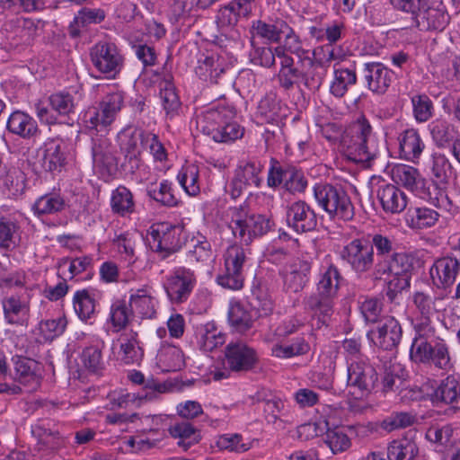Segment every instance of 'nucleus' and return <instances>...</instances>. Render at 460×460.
<instances>
[{
	"label": "nucleus",
	"instance_id": "nucleus-1",
	"mask_svg": "<svg viewBox=\"0 0 460 460\" xmlns=\"http://www.w3.org/2000/svg\"><path fill=\"white\" fill-rule=\"evenodd\" d=\"M341 146L349 160L367 164L379 155L383 148V143L373 133L365 116H360L344 130Z\"/></svg>",
	"mask_w": 460,
	"mask_h": 460
},
{
	"label": "nucleus",
	"instance_id": "nucleus-2",
	"mask_svg": "<svg viewBox=\"0 0 460 460\" xmlns=\"http://www.w3.org/2000/svg\"><path fill=\"white\" fill-rule=\"evenodd\" d=\"M341 274L334 265H330L321 275L316 293L305 301V307L313 314L321 325H328L333 314V297L336 296Z\"/></svg>",
	"mask_w": 460,
	"mask_h": 460
},
{
	"label": "nucleus",
	"instance_id": "nucleus-3",
	"mask_svg": "<svg viewBox=\"0 0 460 460\" xmlns=\"http://www.w3.org/2000/svg\"><path fill=\"white\" fill-rule=\"evenodd\" d=\"M314 197L319 208L331 219L349 221L354 217L353 203L341 185L326 182L317 183L314 187Z\"/></svg>",
	"mask_w": 460,
	"mask_h": 460
},
{
	"label": "nucleus",
	"instance_id": "nucleus-4",
	"mask_svg": "<svg viewBox=\"0 0 460 460\" xmlns=\"http://www.w3.org/2000/svg\"><path fill=\"white\" fill-rule=\"evenodd\" d=\"M229 227L235 238L249 244L253 238L267 234L271 225L270 219L265 216L250 214L244 208L238 207L232 209Z\"/></svg>",
	"mask_w": 460,
	"mask_h": 460
},
{
	"label": "nucleus",
	"instance_id": "nucleus-5",
	"mask_svg": "<svg viewBox=\"0 0 460 460\" xmlns=\"http://www.w3.org/2000/svg\"><path fill=\"white\" fill-rule=\"evenodd\" d=\"M377 380L376 368L367 357L347 358V385L357 397L362 398L369 394Z\"/></svg>",
	"mask_w": 460,
	"mask_h": 460
},
{
	"label": "nucleus",
	"instance_id": "nucleus-6",
	"mask_svg": "<svg viewBox=\"0 0 460 460\" xmlns=\"http://www.w3.org/2000/svg\"><path fill=\"white\" fill-rule=\"evenodd\" d=\"M410 358L416 364L433 365L442 370H448L452 367L449 349L443 339L411 348Z\"/></svg>",
	"mask_w": 460,
	"mask_h": 460
},
{
	"label": "nucleus",
	"instance_id": "nucleus-7",
	"mask_svg": "<svg viewBox=\"0 0 460 460\" xmlns=\"http://www.w3.org/2000/svg\"><path fill=\"white\" fill-rule=\"evenodd\" d=\"M340 256L357 274L366 273L373 267L375 268L376 261L373 245H370L367 240H352L343 246Z\"/></svg>",
	"mask_w": 460,
	"mask_h": 460
},
{
	"label": "nucleus",
	"instance_id": "nucleus-8",
	"mask_svg": "<svg viewBox=\"0 0 460 460\" xmlns=\"http://www.w3.org/2000/svg\"><path fill=\"white\" fill-rule=\"evenodd\" d=\"M91 61L101 73L115 77L123 66L124 58L114 43L100 41L90 50Z\"/></svg>",
	"mask_w": 460,
	"mask_h": 460
},
{
	"label": "nucleus",
	"instance_id": "nucleus-9",
	"mask_svg": "<svg viewBox=\"0 0 460 460\" xmlns=\"http://www.w3.org/2000/svg\"><path fill=\"white\" fill-rule=\"evenodd\" d=\"M256 350L243 341H232L225 349L227 368L235 373H245L255 368L258 363Z\"/></svg>",
	"mask_w": 460,
	"mask_h": 460
},
{
	"label": "nucleus",
	"instance_id": "nucleus-10",
	"mask_svg": "<svg viewBox=\"0 0 460 460\" xmlns=\"http://www.w3.org/2000/svg\"><path fill=\"white\" fill-rule=\"evenodd\" d=\"M376 328L367 332V338L384 350L396 349L402 337V328L394 316H385Z\"/></svg>",
	"mask_w": 460,
	"mask_h": 460
},
{
	"label": "nucleus",
	"instance_id": "nucleus-11",
	"mask_svg": "<svg viewBox=\"0 0 460 460\" xmlns=\"http://www.w3.org/2000/svg\"><path fill=\"white\" fill-rule=\"evenodd\" d=\"M196 282L197 278L193 270L180 267L167 278L164 289L171 302L181 304L190 297Z\"/></svg>",
	"mask_w": 460,
	"mask_h": 460
},
{
	"label": "nucleus",
	"instance_id": "nucleus-12",
	"mask_svg": "<svg viewBox=\"0 0 460 460\" xmlns=\"http://www.w3.org/2000/svg\"><path fill=\"white\" fill-rule=\"evenodd\" d=\"M413 269L412 258L406 253H393L385 260L376 261L374 276L382 279L385 276L391 279H407L411 280V271Z\"/></svg>",
	"mask_w": 460,
	"mask_h": 460
},
{
	"label": "nucleus",
	"instance_id": "nucleus-13",
	"mask_svg": "<svg viewBox=\"0 0 460 460\" xmlns=\"http://www.w3.org/2000/svg\"><path fill=\"white\" fill-rule=\"evenodd\" d=\"M13 374L10 376L24 386L29 392L37 390L41 383L42 366L40 362L22 356H14L12 358Z\"/></svg>",
	"mask_w": 460,
	"mask_h": 460
},
{
	"label": "nucleus",
	"instance_id": "nucleus-14",
	"mask_svg": "<svg viewBox=\"0 0 460 460\" xmlns=\"http://www.w3.org/2000/svg\"><path fill=\"white\" fill-rule=\"evenodd\" d=\"M286 220L299 234L314 230L318 222L315 211L305 200H296L287 207Z\"/></svg>",
	"mask_w": 460,
	"mask_h": 460
},
{
	"label": "nucleus",
	"instance_id": "nucleus-15",
	"mask_svg": "<svg viewBox=\"0 0 460 460\" xmlns=\"http://www.w3.org/2000/svg\"><path fill=\"white\" fill-rule=\"evenodd\" d=\"M150 238L149 242L152 248L155 252H161L163 259H165L171 253L176 252L181 246L178 229L166 223L152 226Z\"/></svg>",
	"mask_w": 460,
	"mask_h": 460
},
{
	"label": "nucleus",
	"instance_id": "nucleus-16",
	"mask_svg": "<svg viewBox=\"0 0 460 460\" xmlns=\"http://www.w3.org/2000/svg\"><path fill=\"white\" fill-rule=\"evenodd\" d=\"M311 263L305 260L296 258L286 263L280 271L286 290L297 293L309 281Z\"/></svg>",
	"mask_w": 460,
	"mask_h": 460
},
{
	"label": "nucleus",
	"instance_id": "nucleus-17",
	"mask_svg": "<svg viewBox=\"0 0 460 460\" xmlns=\"http://www.w3.org/2000/svg\"><path fill=\"white\" fill-rule=\"evenodd\" d=\"M460 272V261L456 257L444 256L436 260L429 270L433 284L439 289L451 288Z\"/></svg>",
	"mask_w": 460,
	"mask_h": 460
},
{
	"label": "nucleus",
	"instance_id": "nucleus-18",
	"mask_svg": "<svg viewBox=\"0 0 460 460\" xmlns=\"http://www.w3.org/2000/svg\"><path fill=\"white\" fill-rule=\"evenodd\" d=\"M92 157L93 167L102 176L111 175L117 169V160L108 138L101 136L92 138Z\"/></svg>",
	"mask_w": 460,
	"mask_h": 460
},
{
	"label": "nucleus",
	"instance_id": "nucleus-19",
	"mask_svg": "<svg viewBox=\"0 0 460 460\" xmlns=\"http://www.w3.org/2000/svg\"><path fill=\"white\" fill-rule=\"evenodd\" d=\"M434 405H452L455 411H460V382L454 376H447L439 381L429 394Z\"/></svg>",
	"mask_w": 460,
	"mask_h": 460
},
{
	"label": "nucleus",
	"instance_id": "nucleus-20",
	"mask_svg": "<svg viewBox=\"0 0 460 460\" xmlns=\"http://www.w3.org/2000/svg\"><path fill=\"white\" fill-rule=\"evenodd\" d=\"M362 74L367 88L377 94H384L393 79V72L378 62L365 63Z\"/></svg>",
	"mask_w": 460,
	"mask_h": 460
},
{
	"label": "nucleus",
	"instance_id": "nucleus-21",
	"mask_svg": "<svg viewBox=\"0 0 460 460\" xmlns=\"http://www.w3.org/2000/svg\"><path fill=\"white\" fill-rule=\"evenodd\" d=\"M31 432L37 438V448L45 453L57 452L66 447V438L60 432L44 422L37 423Z\"/></svg>",
	"mask_w": 460,
	"mask_h": 460
},
{
	"label": "nucleus",
	"instance_id": "nucleus-22",
	"mask_svg": "<svg viewBox=\"0 0 460 460\" xmlns=\"http://www.w3.org/2000/svg\"><path fill=\"white\" fill-rule=\"evenodd\" d=\"M449 22V16L443 10L430 7L427 4L422 10L414 16L410 27L416 26L421 31H443Z\"/></svg>",
	"mask_w": 460,
	"mask_h": 460
},
{
	"label": "nucleus",
	"instance_id": "nucleus-23",
	"mask_svg": "<svg viewBox=\"0 0 460 460\" xmlns=\"http://www.w3.org/2000/svg\"><path fill=\"white\" fill-rule=\"evenodd\" d=\"M377 198L383 209L391 214L402 212L408 203L405 193L394 184H386L377 190Z\"/></svg>",
	"mask_w": 460,
	"mask_h": 460
},
{
	"label": "nucleus",
	"instance_id": "nucleus-24",
	"mask_svg": "<svg viewBox=\"0 0 460 460\" xmlns=\"http://www.w3.org/2000/svg\"><path fill=\"white\" fill-rule=\"evenodd\" d=\"M392 178L396 184L402 185L407 190L419 195L425 192L426 181L414 167L397 164L392 169Z\"/></svg>",
	"mask_w": 460,
	"mask_h": 460
},
{
	"label": "nucleus",
	"instance_id": "nucleus-25",
	"mask_svg": "<svg viewBox=\"0 0 460 460\" xmlns=\"http://www.w3.org/2000/svg\"><path fill=\"white\" fill-rule=\"evenodd\" d=\"M6 128L10 133L23 139H30L40 132L36 120L21 111H15L9 116Z\"/></svg>",
	"mask_w": 460,
	"mask_h": 460
},
{
	"label": "nucleus",
	"instance_id": "nucleus-26",
	"mask_svg": "<svg viewBox=\"0 0 460 460\" xmlns=\"http://www.w3.org/2000/svg\"><path fill=\"white\" fill-rule=\"evenodd\" d=\"M150 134L140 128H128L119 135L120 147L125 152L126 157L136 163L140 155L145 142L149 141Z\"/></svg>",
	"mask_w": 460,
	"mask_h": 460
},
{
	"label": "nucleus",
	"instance_id": "nucleus-27",
	"mask_svg": "<svg viewBox=\"0 0 460 460\" xmlns=\"http://www.w3.org/2000/svg\"><path fill=\"white\" fill-rule=\"evenodd\" d=\"M398 140L401 157L416 163L425 148L418 131L413 128L406 129L400 134Z\"/></svg>",
	"mask_w": 460,
	"mask_h": 460
},
{
	"label": "nucleus",
	"instance_id": "nucleus-28",
	"mask_svg": "<svg viewBox=\"0 0 460 460\" xmlns=\"http://www.w3.org/2000/svg\"><path fill=\"white\" fill-rule=\"evenodd\" d=\"M63 145L62 140L58 138L49 139L44 144L40 164L46 172L58 171L65 165Z\"/></svg>",
	"mask_w": 460,
	"mask_h": 460
},
{
	"label": "nucleus",
	"instance_id": "nucleus-29",
	"mask_svg": "<svg viewBox=\"0 0 460 460\" xmlns=\"http://www.w3.org/2000/svg\"><path fill=\"white\" fill-rule=\"evenodd\" d=\"M252 30L256 36L271 43H279L284 32L288 31V23L279 18L270 22L257 20L252 22Z\"/></svg>",
	"mask_w": 460,
	"mask_h": 460
},
{
	"label": "nucleus",
	"instance_id": "nucleus-30",
	"mask_svg": "<svg viewBox=\"0 0 460 460\" xmlns=\"http://www.w3.org/2000/svg\"><path fill=\"white\" fill-rule=\"evenodd\" d=\"M278 79L280 87L287 91L292 89L299 80H302L305 85L310 89L319 88L322 84L321 77L310 76L307 72L296 66L279 71Z\"/></svg>",
	"mask_w": 460,
	"mask_h": 460
},
{
	"label": "nucleus",
	"instance_id": "nucleus-31",
	"mask_svg": "<svg viewBox=\"0 0 460 460\" xmlns=\"http://www.w3.org/2000/svg\"><path fill=\"white\" fill-rule=\"evenodd\" d=\"M98 294L93 290L82 289L75 292L73 298L74 308L78 317L86 322L95 314Z\"/></svg>",
	"mask_w": 460,
	"mask_h": 460
},
{
	"label": "nucleus",
	"instance_id": "nucleus-32",
	"mask_svg": "<svg viewBox=\"0 0 460 460\" xmlns=\"http://www.w3.org/2000/svg\"><path fill=\"white\" fill-rule=\"evenodd\" d=\"M4 317L9 323L22 325L29 314V306L20 296L12 295L3 300Z\"/></svg>",
	"mask_w": 460,
	"mask_h": 460
},
{
	"label": "nucleus",
	"instance_id": "nucleus-33",
	"mask_svg": "<svg viewBox=\"0 0 460 460\" xmlns=\"http://www.w3.org/2000/svg\"><path fill=\"white\" fill-rule=\"evenodd\" d=\"M169 433L174 438L179 439L178 446L185 451L201 439L200 431L187 421L173 424L170 427Z\"/></svg>",
	"mask_w": 460,
	"mask_h": 460
},
{
	"label": "nucleus",
	"instance_id": "nucleus-34",
	"mask_svg": "<svg viewBox=\"0 0 460 460\" xmlns=\"http://www.w3.org/2000/svg\"><path fill=\"white\" fill-rule=\"evenodd\" d=\"M253 441L240 433H226L217 437L215 445L221 451L242 454L252 447Z\"/></svg>",
	"mask_w": 460,
	"mask_h": 460
},
{
	"label": "nucleus",
	"instance_id": "nucleus-35",
	"mask_svg": "<svg viewBox=\"0 0 460 460\" xmlns=\"http://www.w3.org/2000/svg\"><path fill=\"white\" fill-rule=\"evenodd\" d=\"M105 18V13L99 8H82L74 21L70 23L69 33L76 38L80 35L81 29L86 28L90 24L102 22Z\"/></svg>",
	"mask_w": 460,
	"mask_h": 460
},
{
	"label": "nucleus",
	"instance_id": "nucleus-36",
	"mask_svg": "<svg viewBox=\"0 0 460 460\" xmlns=\"http://www.w3.org/2000/svg\"><path fill=\"white\" fill-rule=\"evenodd\" d=\"M129 380L137 385H143V394H138V399L153 400L158 394H164L169 390V385L160 383L153 377L146 379L140 371H133L128 375Z\"/></svg>",
	"mask_w": 460,
	"mask_h": 460
},
{
	"label": "nucleus",
	"instance_id": "nucleus-37",
	"mask_svg": "<svg viewBox=\"0 0 460 460\" xmlns=\"http://www.w3.org/2000/svg\"><path fill=\"white\" fill-rule=\"evenodd\" d=\"M188 254L192 261L206 263L213 259L210 242L200 233L193 235L188 243Z\"/></svg>",
	"mask_w": 460,
	"mask_h": 460
},
{
	"label": "nucleus",
	"instance_id": "nucleus-38",
	"mask_svg": "<svg viewBox=\"0 0 460 460\" xmlns=\"http://www.w3.org/2000/svg\"><path fill=\"white\" fill-rule=\"evenodd\" d=\"M249 305L258 317L269 315L273 310V302L268 289L257 285L252 288L251 296L248 297Z\"/></svg>",
	"mask_w": 460,
	"mask_h": 460
},
{
	"label": "nucleus",
	"instance_id": "nucleus-39",
	"mask_svg": "<svg viewBox=\"0 0 460 460\" xmlns=\"http://www.w3.org/2000/svg\"><path fill=\"white\" fill-rule=\"evenodd\" d=\"M171 78L169 75L160 84V96L166 115L172 118L179 113L181 103Z\"/></svg>",
	"mask_w": 460,
	"mask_h": 460
},
{
	"label": "nucleus",
	"instance_id": "nucleus-40",
	"mask_svg": "<svg viewBox=\"0 0 460 460\" xmlns=\"http://www.w3.org/2000/svg\"><path fill=\"white\" fill-rule=\"evenodd\" d=\"M418 454L416 443L407 438L393 440L387 447L389 460H416Z\"/></svg>",
	"mask_w": 460,
	"mask_h": 460
},
{
	"label": "nucleus",
	"instance_id": "nucleus-41",
	"mask_svg": "<svg viewBox=\"0 0 460 460\" xmlns=\"http://www.w3.org/2000/svg\"><path fill=\"white\" fill-rule=\"evenodd\" d=\"M202 132L210 136L216 142L227 143L241 137L243 129L236 122H229L213 128L202 126Z\"/></svg>",
	"mask_w": 460,
	"mask_h": 460
},
{
	"label": "nucleus",
	"instance_id": "nucleus-42",
	"mask_svg": "<svg viewBox=\"0 0 460 460\" xmlns=\"http://www.w3.org/2000/svg\"><path fill=\"white\" fill-rule=\"evenodd\" d=\"M283 36L285 39L282 46H285L288 51L296 55L299 58L298 63H301L303 67H313L314 62L313 58L309 57V51L302 48V40L293 28L288 25V31L284 32Z\"/></svg>",
	"mask_w": 460,
	"mask_h": 460
},
{
	"label": "nucleus",
	"instance_id": "nucleus-43",
	"mask_svg": "<svg viewBox=\"0 0 460 460\" xmlns=\"http://www.w3.org/2000/svg\"><path fill=\"white\" fill-rule=\"evenodd\" d=\"M254 315L247 311L241 304L230 305L228 310V322L239 333H244L252 327Z\"/></svg>",
	"mask_w": 460,
	"mask_h": 460
},
{
	"label": "nucleus",
	"instance_id": "nucleus-44",
	"mask_svg": "<svg viewBox=\"0 0 460 460\" xmlns=\"http://www.w3.org/2000/svg\"><path fill=\"white\" fill-rule=\"evenodd\" d=\"M413 329L415 336L413 338L411 348H416L428 342L439 340L437 336L436 329L432 324V321L428 317H416L413 322Z\"/></svg>",
	"mask_w": 460,
	"mask_h": 460
},
{
	"label": "nucleus",
	"instance_id": "nucleus-45",
	"mask_svg": "<svg viewBox=\"0 0 460 460\" xmlns=\"http://www.w3.org/2000/svg\"><path fill=\"white\" fill-rule=\"evenodd\" d=\"M133 315L132 309L125 300L114 301L110 309L109 322L111 323L113 332H119L124 330Z\"/></svg>",
	"mask_w": 460,
	"mask_h": 460
},
{
	"label": "nucleus",
	"instance_id": "nucleus-46",
	"mask_svg": "<svg viewBox=\"0 0 460 460\" xmlns=\"http://www.w3.org/2000/svg\"><path fill=\"white\" fill-rule=\"evenodd\" d=\"M357 83V75L354 69L334 68V79L331 84V93L335 97H343L349 85Z\"/></svg>",
	"mask_w": 460,
	"mask_h": 460
},
{
	"label": "nucleus",
	"instance_id": "nucleus-47",
	"mask_svg": "<svg viewBox=\"0 0 460 460\" xmlns=\"http://www.w3.org/2000/svg\"><path fill=\"white\" fill-rule=\"evenodd\" d=\"M431 173L434 179L440 183H447L456 179V172L449 159L442 154L432 156Z\"/></svg>",
	"mask_w": 460,
	"mask_h": 460
},
{
	"label": "nucleus",
	"instance_id": "nucleus-48",
	"mask_svg": "<svg viewBox=\"0 0 460 460\" xmlns=\"http://www.w3.org/2000/svg\"><path fill=\"white\" fill-rule=\"evenodd\" d=\"M157 358L169 372L180 370L185 365L181 350L172 345H163L158 351Z\"/></svg>",
	"mask_w": 460,
	"mask_h": 460
},
{
	"label": "nucleus",
	"instance_id": "nucleus-49",
	"mask_svg": "<svg viewBox=\"0 0 460 460\" xmlns=\"http://www.w3.org/2000/svg\"><path fill=\"white\" fill-rule=\"evenodd\" d=\"M83 120L88 129L102 131L106 130L115 119L98 106L89 108L84 112Z\"/></svg>",
	"mask_w": 460,
	"mask_h": 460
},
{
	"label": "nucleus",
	"instance_id": "nucleus-50",
	"mask_svg": "<svg viewBox=\"0 0 460 460\" xmlns=\"http://www.w3.org/2000/svg\"><path fill=\"white\" fill-rule=\"evenodd\" d=\"M111 205L112 211L120 216L132 213L135 208L133 195L128 189L119 186L112 192Z\"/></svg>",
	"mask_w": 460,
	"mask_h": 460
},
{
	"label": "nucleus",
	"instance_id": "nucleus-51",
	"mask_svg": "<svg viewBox=\"0 0 460 460\" xmlns=\"http://www.w3.org/2000/svg\"><path fill=\"white\" fill-rule=\"evenodd\" d=\"M19 226L15 221L0 217V248L5 251L14 249L18 243Z\"/></svg>",
	"mask_w": 460,
	"mask_h": 460
},
{
	"label": "nucleus",
	"instance_id": "nucleus-52",
	"mask_svg": "<svg viewBox=\"0 0 460 460\" xmlns=\"http://www.w3.org/2000/svg\"><path fill=\"white\" fill-rule=\"evenodd\" d=\"M343 49L333 44H326L322 47H318L314 50L313 59L314 64H318L320 66H328L332 62H335L336 66L344 58Z\"/></svg>",
	"mask_w": 460,
	"mask_h": 460
},
{
	"label": "nucleus",
	"instance_id": "nucleus-53",
	"mask_svg": "<svg viewBox=\"0 0 460 460\" xmlns=\"http://www.w3.org/2000/svg\"><path fill=\"white\" fill-rule=\"evenodd\" d=\"M177 179L190 196H196L199 193V168L195 164L183 166L178 173Z\"/></svg>",
	"mask_w": 460,
	"mask_h": 460
},
{
	"label": "nucleus",
	"instance_id": "nucleus-54",
	"mask_svg": "<svg viewBox=\"0 0 460 460\" xmlns=\"http://www.w3.org/2000/svg\"><path fill=\"white\" fill-rule=\"evenodd\" d=\"M147 194L166 207H175L179 204V199L174 196L172 184L168 181H163L159 186L152 184L147 189Z\"/></svg>",
	"mask_w": 460,
	"mask_h": 460
},
{
	"label": "nucleus",
	"instance_id": "nucleus-55",
	"mask_svg": "<svg viewBox=\"0 0 460 460\" xmlns=\"http://www.w3.org/2000/svg\"><path fill=\"white\" fill-rule=\"evenodd\" d=\"M65 207L64 199L57 193H49L40 197L33 205L37 215H49L61 211Z\"/></svg>",
	"mask_w": 460,
	"mask_h": 460
},
{
	"label": "nucleus",
	"instance_id": "nucleus-56",
	"mask_svg": "<svg viewBox=\"0 0 460 460\" xmlns=\"http://www.w3.org/2000/svg\"><path fill=\"white\" fill-rule=\"evenodd\" d=\"M199 347L204 351H212L225 343V335L214 324L208 323L200 331Z\"/></svg>",
	"mask_w": 460,
	"mask_h": 460
},
{
	"label": "nucleus",
	"instance_id": "nucleus-57",
	"mask_svg": "<svg viewBox=\"0 0 460 460\" xmlns=\"http://www.w3.org/2000/svg\"><path fill=\"white\" fill-rule=\"evenodd\" d=\"M411 226L418 229L433 226L438 220L439 214L429 208H415L409 210Z\"/></svg>",
	"mask_w": 460,
	"mask_h": 460
},
{
	"label": "nucleus",
	"instance_id": "nucleus-58",
	"mask_svg": "<svg viewBox=\"0 0 460 460\" xmlns=\"http://www.w3.org/2000/svg\"><path fill=\"white\" fill-rule=\"evenodd\" d=\"M263 169V165L260 161L250 160L243 166H240L235 174L238 175L248 186L253 185L260 187L261 179L260 173Z\"/></svg>",
	"mask_w": 460,
	"mask_h": 460
},
{
	"label": "nucleus",
	"instance_id": "nucleus-59",
	"mask_svg": "<svg viewBox=\"0 0 460 460\" xmlns=\"http://www.w3.org/2000/svg\"><path fill=\"white\" fill-rule=\"evenodd\" d=\"M120 350L123 354L121 359L126 364L138 363L144 355L142 349L138 346L136 332L123 339L120 344Z\"/></svg>",
	"mask_w": 460,
	"mask_h": 460
},
{
	"label": "nucleus",
	"instance_id": "nucleus-60",
	"mask_svg": "<svg viewBox=\"0 0 460 460\" xmlns=\"http://www.w3.org/2000/svg\"><path fill=\"white\" fill-rule=\"evenodd\" d=\"M310 349L309 344L304 338H296L288 345H275L272 348L274 356L282 358H289L295 356L306 354Z\"/></svg>",
	"mask_w": 460,
	"mask_h": 460
},
{
	"label": "nucleus",
	"instance_id": "nucleus-61",
	"mask_svg": "<svg viewBox=\"0 0 460 460\" xmlns=\"http://www.w3.org/2000/svg\"><path fill=\"white\" fill-rule=\"evenodd\" d=\"M324 442L333 454L343 452L350 447V439L343 429L338 427L327 430Z\"/></svg>",
	"mask_w": 460,
	"mask_h": 460
},
{
	"label": "nucleus",
	"instance_id": "nucleus-62",
	"mask_svg": "<svg viewBox=\"0 0 460 460\" xmlns=\"http://www.w3.org/2000/svg\"><path fill=\"white\" fill-rule=\"evenodd\" d=\"M413 116L418 122L428 121L433 114V103L426 94H419L411 97Z\"/></svg>",
	"mask_w": 460,
	"mask_h": 460
},
{
	"label": "nucleus",
	"instance_id": "nucleus-63",
	"mask_svg": "<svg viewBox=\"0 0 460 460\" xmlns=\"http://www.w3.org/2000/svg\"><path fill=\"white\" fill-rule=\"evenodd\" d=\"M129 307L135 308L143 317L151 318L155 311L153 298L146 295L144 290H138L137 294H133L129 298Z\"/></svg>",
	"mask_w": 460,
	"mask_h": 460
},
{
	"label": "nucleus",
	"instance_id": "nucleus-64",
	"mask_svg": "<svg viewBox=\"0 0 460 460\" xmlns=\"http://www.w3.org/2000/svg\"><path fill=\"white\" fill-rule=\"evenodd\" d=\"M247 256L244 249L237 244L230 245L224 255L225 268L243 272Z\"/></svg>",
	"mask_w": 460,
	"mask_h": 460
}]
</instances>
